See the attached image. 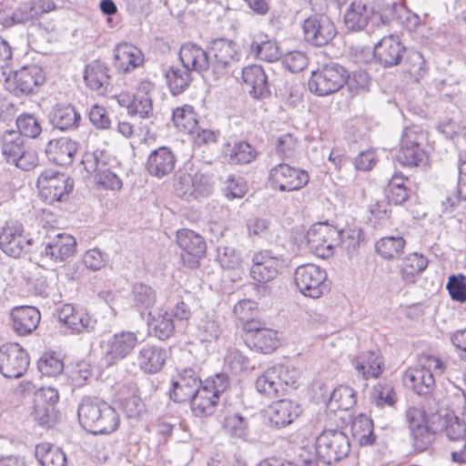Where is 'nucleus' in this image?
<instances>
[{
  "mask_svg": "<svg viewBox=\"0 0 466 466\" xmlns=\"http://www.w3.org/2000/svg\"><path fill=\"white\" fill-rule=\"evenodd\" d=\"M40 319V311L32 306H18L10 311V327L17 336L32 334L38 327Z\"/></svg>",
  "mask_w": 466,
  "mask_h": 466,
  "instance_id": "nucleus-22",
  "label": "nucleus"
},
{
  "mask_svg": "<svg viewBox=\"0 0 466 466\" xmlns=\"http://www.w3.org/2000/svg\"><path fill=\"white\" fill-rule=\"evenodd\" d=\"M48 117L54 127L62 131L76 129L81 119L80 114L69 104H56Z\"/></svg>",
  "mask_w": 466,
  "mask_h": 466,
  "instance_id": "nucleus-35",
  "label": "nucleus"
},
{
  "mask_svg": "<svg viewBox=\"0 0 466 466\" xmlns=\"http://www.w3.org/2000/svg\"><path fill=\"white\" fill-rule=\"evenodd\" d=\"M406 417L414 450L424 451L434 441L435 431L429 426L425 414L419 409H409Z\"/></svg>",
  "mask_w": 466,
  "mask_h": 466,
  "instance_id": "nucleus-16",
  "label": "nucleus"
},
{
  "mask_svg": "<svg viewBox=\"0 0 466 466\" xmlns=\"http://www.w3.org/2000/svg\"><path fill=\"white\" fill-rule=\"evenodd\" d=\"M225 367L233 374H239L253 368L250 360L237 349L228 350L225 356Z\"/></svg>",
  "mask_w": 466,
  "mask_h": 466,
  "instance_id": "nucleus-61",
  "label": "nucleus"
},
{
  "mask_svg": "<svg viewBox=\"0 0 466 466\" xmlns=\"http://www.w3.org/2000/svg\"><path fill=\"white\" fill-rule=\"evenodd\" d=\"M78 145L68 137L50 140L46 147L47 158L59 166H69L77 152Z\"/></svg>",
  "mask_w": 466,
  "mask_h": 466,
  "instance_id": "nucleus-31",
  "label": "nucleus"
},
{
  "mask_svg": "<svg viewBox=\"0 0 466 466\" xmlns=\"http://www.w3.org/2000/svg\"><path fill=\"white\" fill-rule=\"evenodd\" d=\"M446 289L451 299L466 302V277L462 274L449 277Z\"/></svg>",
  "mask_w": 466,
  "mask_h": 466,
  "instance_id": "nucleus-64",
  "label": "nucleus"
},
{
  "mask_svg": "<svg viewBox=\"0 0 466 466\" xmlns=\"http://www.w3.org/2000/svg\"><path fill=\"white\" fill-rule=\"evenodd\" d=\"M350 451L348 436L339 430H324L316 439V453L325 464L330 465L346 458Z\"/></svg>",
  "mask_w": 466,
  "mask_h": 466,
  "instance_id": "nucleus-4",
  "label": "nucleus"
},
{
  "mask_svg": "<svg viewBox=\"0 0 466 466\" xmlns=\"http://www.w3.org/2000/svg\"><path fill=\"white\" fill-rule=\"evenodd\" d=\"M383 365L382 356L370 350L360 353L354 360L355 369L365 380L377 379L382 372Z\"/></svg>",
  "mask_w": 466,
  "mask_h": 466,
  "instance_id": "nucleus-37",
  "label": "nucleus"
},
{
  "mask_svg": "<svg viewBox=\"0 0 466 466\" xmlns=\"http://www.w3.org/2000/svg\"><path fill=\"white\" fill-rule=\"evenodd\" d=\"M285 267L282 255L270 249L256 251L252 256L250 277L258 283H267L275 279Z\"/></svg>",
  "mask_w": 466,
  "mask_h": 466,
  "instance_id": "nucleus-7",
  "label": "nucleus"
},
{
  "mask_svg": "<svg viewBox=\"0 0 466 466\" xmlns=\"http://www.w3.org/2000/svg\"><path fill=\"white\" fill-rule=\"evenodd\" d=\"M148 325L153 334L159 339H167L170 338L175 331V325L171 315L167 312L159 313L157 316H152L149 312Z\"/></svg>",
  "mask_w": 466,
  "mask_h": 466,
  "instance_id": "nucleus-53",
  "label": "nucleus"
},
{
  "mask_svg": "<svg viewBox=\"0 0 466 466\" xmlns=\"http://www.w3.org/2000/svg\"><path fill=\"white\" fill-rule=\"evenodd\" d=\"M405 50L398 37L389 35L374 46V57L384 67H391L400 63Z\"/></svg>",
  "mask_w": 466,
  "mask_h": 466,
  "instance_id": "nucleus-27",
  "label": "nucleus"
},
{
  "mask_svg": "<svg viewBox=\"0 0 466 466\" xmlns=\"http://www.w3.org/2000/svg\"><path fill=\"white\" fill-rule=\"evenodd\" d=\"M258 313V303L251 299H241L233 308V314L242 325L244 331L248 330V325L260 321L256 319Z\"/></svg>",
  "mask_w": 466,
  "mask_h": 466,
  "instance_id": "nucleus-51",
  "label": "nucleus"
},
{
  "mask_svg": "<svg viewBox=\"0 0 466 466\" xmlns=\"http://www.w3.org/2000/svg\"><path fill=\"white\" fill-rule=\"evenodd\" d=\"M165 76L168 88L175 96L187 90L193 80L192 72L183 66L170 67Z\"/></svg>",
  "mask_w": 466,
  "mask_h": 466,
  "instance_id": "nucleus-44",
  "label": "nucleus"
},
{
  "mask_svg": "<svg viewBox=\"0 0 466 466\" xmlns=\"http://www.w3.org/2000/svg\"><path fill=\"white\" fill-rule=\"evenodd\" d=\"M462 200H466V155L460 154L458 160V185L455 191L442 201L443 212L449 213Z\"/></svg>",
  "mask_w": 466,
  "mask_h": 466,
  "instance_id": "nucleus-42",
  "label": "nucleus"
},
{
  "mask_svg": "<svg viewBox=\"0 0 466 466\" xmlns=\"http://www.w3.org/2000/svg\"><path fill=\"white\" fill-rule=\"evenodd\" d=\"M428 266V260L422 255L412 253L401 262L400 271L401 279L406 283H414L417 275L420 274Z\"/></svg>",
  "mask_w": 466,
  "mask_h": 466,
  "instance_id": "nucleus-45",
  "label": "nucleus"
},
{
  "mask_svg": "<svg viewBox=\"0 0 466 466\" xmlns=\"http://www.w3.org/2000/svg\"><path fill=\"white\" fill-rule=\"evenodd\" d=\"M29 363L28 353L18 343H5L0 347V373L5 378L22 377Z\"/></svg>",
  "mask_w": 466,
  "mask_h": 466,
  "instance_id": "nucleus-13",
  "label": "nucleus"
},
{
  "mask_svg": "<svg viewBox=\"0 0 466 466\" xmlns=\"http://www.w3.org/2000/svg\"><path fill=\"white\" fill-rule=\"evenodd\" d=\"M33 244V238L25 233L24 226L18 221H7L0 232V248L8 256L19 258L27 253Z\"/></svg>",
  "mask_w": 466,
  "mask_h": 466,
  "instance_id": "nucleus-9",
  "label": "nucleus"
},
{
  "mask_svg": "<svg viewBox=\"0 0 466 466\" xmlns=\"http://www.w3.org/2000/svg\"><path fill=\"white\" fill-rule=\"evenodd\" d=\"M2 155L7 163L13 164L22 170H30L37 164L35 153L26 150L23 137L15 132H10L4 137Z\"/></svg>",
  "mask_w": 466,
  "mask_h": 466,
  "instance_id": "nucleus-12",
  "label": "nucleus"
},
{
  "mask_svg": "<svg viewBox=\"0 0 466 466\" xmlns=\"http://www.w3.org/2000/svg\"><path fill=\"white\" fill-rule=\"evenodd\" d=\"M103 157V152L86 153L82 159V165L88 174H95L97 184L105 188L119 190L122 187V182L116 174L106 167Z\"/></svg>",
  "mask_w": 466,
  "mask_h": 466,
  "instance_id": "nucleus-19",
  "label": "nucleus"
},
{
  "mask_svg": "<svg viewBox=\"0 0 466 466\" xmlns=\"http://www.w3.org/2000/svg\"><path fill=\"white\" fill-rule=\"evenodd\" d=\"M45 82L42 69L36 66H25L16 71L10 81V88L15 96L35 93Z\"/></svg>",
  "mask_w": 466,
  "mask_h": 466,
  "instance_id": "nucleus-21",
  "label": "nucleus"
},
{
  "mask_svg": "<svg viewBox=\"0 0 466 466\" xmlns=\"http://www.w3.org/2000/svg\"><path fill=\"white\" fill-rule=\"evenodd\" d=\"M351 432L361 446L372 444L375 441L372 420L364 414H360L353 419Z\"/></svg>",
  "mask_w": 466,
  "mask_h": 466,
  "instance_id": "nucleus-50",
  "label": "nucleus"
},
{
  "mask_svg": "<svg viewBox=\"0 0 466 466\" xmlns=\"http://www.w3.org/2000/svg\"><path fill=\"white\" fill-rule=\"evenodd\" d=\"M405 244L401 237H384L376 242L375 248L383 258L390 260L402 254Z\"/></svg>",
  "mask_w": 466,
  "mask_h": 466,
  "instance_id": "nucleus-52",
  "label": "nucleus"
},
{
  "mask_svg": "<svg viewBox=\"0 0 466 466\" xmlns=\"http://www.w3.org/2000/svg\"><path fill=\"white\" fill-rule=\"evenodd\" d=\"M277 379L278 377L275 374L273 367L268 368L258 377L256 380L257 390L270 399L283 395L281 384Z\"/></svg>",
  "mask_w": 466,
  "mask_h": 466,
  "instance_id": "nucleus-49",
  "label": "nucleus"
},
{
  "mask_svg": "<svg viewBox=\"0 0 466 466\" xmlns=\"http://www.w3.org/2000/svg\"><path fill=\"white\" fill-rule=\"evenodd\" d=\"M37 187L41 197L51 204L63 200L73 190L74 182L65 174L46 170L37 179Z\"/></svg>",
  "mask_w": 466,
  "mask_h": 466,
  "instance_id": "nucleus-11",
  "label": "nucleus"
},
{
  "mask_svg": "<svg viewBox=\"0 0 466 466\" xmlns=\"http://www.w3.org/2000/svg\"><path fill=\"white\" fill-rule=\"evenodd\" d=\"M273 370L278 377L277 380H279L281 384L283 395L289 390H295L298 388L299 374L297 370L289 369L282 365L274 366Z\"/></svg>",
  "mask_w": 466,
  "mask_h": 466,
  "instance_id": "nucleus-63",
  "label": "nucleus"
},
{
  "mask_svg": "<svg viewBox=\"0 0 466 466\" xmlns=\"http://www.w3.org/2000/svg\"><path fill=\"white\" fill-rule=\"evenodd\" d=\"M241 73L243 83L252 97L264 99L270 96L268 77L260 66H248L242 68Z\"/></svg>",
  "mask_w": 466,
  "mask_h": 466,
  "instance_id": "nucleus-29",
  "label": "nucleus"
},
{
  "mask_svg": "<svg viewBox=\"0 0 466 466\" xmlns=\"http://www.w3.org/2000/svg\"><path fill=\"white\" fill-rule=\"evenodd\" d=\"M302 413L301 406L290 400H280L268 407L269 421L276 428L291 424Z\"/></svg>",
  "mask_w": 466,
  "mask_h": 466,
  "instance_id": "nucleus-30",
  "label": "nucleus"
},
{
  "mask_svg": "<svg viewBox=\"0 0 466 466\" xmlns=\"http://www.w3.org/2000/svg\"><path fill=\"white\" fill-rule=\"evenodd\" d=\"M347 71L338 64L325 66L312 73L309 80L311 93L320 96H329L339 91L345 84Z\"/></svg>",
  "mask_w": 466,
  "mask_h": 466,
  "instance_id": "nucleus-6",
  "label": "nucleus"
},
{
  "mask_svg": "<svg viewBox=\"0 0 466 466\" xmlns=\"http://www.w3.org/2000/svg\"><path fill=\"white\" fill-rule=\"evenodd\" d=\"M143 62V53L131 44L120 43L114 49V66L120 73L134 70L141 66Z\"/></svg>",
  "mask_w": 466,
  "mask_h": 466,
  "instance_id": "nucleus-32",
  "label": "nucleus"
},
{
  "mask_svg": "<svg viewBox=\"0 0 466 466\" xmlns=\"http://www.w3.org/2000/svg\"><path fill=\"white\" fill-rule=\"evenodd\" d=\"M177 242L183 250L181 258L185 266L196 268L199 259L206 254V242L202 236L187 228L177 232Z\"/></svg>",
  "mask_w": 466,
  "mask_h": 466,
  "instance_id": "nucleus-15",
  "label": "nucleus"
},
{
  "mask_svg": "<svg viewBox=\"0 0 466 466\" xmlns=\"http://www.w3.org/2000/svg\"><path fill=\"white\" fill-rule=\"evenodd\" d=\"M221 332L220 324L214 315H206L197 326V335L202 342L216 341Z\"/></svg>",
  "mask_w": 466,
  "mask_h": 466,
  "instance_id": "nucleus-56",
  "label": "nucleus"
},
{
  "mask_svg": "<svg viewBox=\"0 0 466 466\" xmlns=\"http://www.w3.org/2000/svg\"><path fill=\"white\" fill-rule=\"evenodd\" d=\"M109 68L100 61L94 60L88 63L85 67L84 80L86 85L98 94L106 93L110 85Z\"/></svg>",
  "mask_w": 466,
  "mask_h": 466,
  "instance_id": "nucleus-34",
  "label": "nucleus"
},
{
  "mask_svg": "<svg viewBox=\"0 0 466 466\" xmlns=\"http://www.w3.org/2000/svg\"><path fill=\"white\" fill-rule=\"evenodd\" d=\"M248 237L252 239L271 240L275 235L272 222L266 218L251 217L246 221Z\"/></svg>",
  "mask_w": 466,
  "mask_h": 466,
  "instance_id": "nucleus-48",
  "label": "nucleus"
},
{
  "mask_svg": "<svg viewBox=\"0 0 466 466\" xmlns=\"http://www.w3.org/2000/svg\"><path fill=\"white\" fill-rule=\"evenodd\" d=\"M77 414L82 427L95 435L112 433L120 423L116 410L98 398H84Z\"/></svg>",
  "mask_w": 466,
  "mask_h": 466,
  "instance_id": "nucleus-1",
  "label": "nucleus"
},
{
  "mask_svg": "<svg viewBox=\"0 0 466 466\" xmlns=\"http://www.w3.org/2000/svg\"><path fill=\"white\" fill-rule=\"evenodd\" d=\"M226 156L233 165H246L251 163L257 157V151L247 142H238L228 148Z\"/></svg>",
  "mask_w": 466,
  "mask_h": 466,
  "instance_id": "nucleus-54",
  "label": "nucleus"
},
{
  "mask_svg": "<svg viewBox=\"0 0 466 466\" xmlns=\"http://www.w3.org/2000/svg\"><path fill=\"white\" fill-rule=\"evenodd\" d=\"M409 179L399 174L392 176L386 188L388 202L393 205H402L410 197V189L407 187Z\"/></svg>",
  "mask_w": 466,
  "mask_h": 466,
  "instance_id": "nucleus-46",
  "label": "nucleus"
},
{
  "mask_svg": "<svg viewBox=\"0 0 466 466\" xmlns=\"http://www.w3.org/2000/svg\"><path fill=\"white\" fill-rule=\"evenodd\" d=\"M59 394L56 389L43 387L35 391L34 399L35 419L42 426H48L55 415L56 405L58 402Z\"/></svg>",
  "mask_w": 466,
  "mask_h": 466,
  "instance_id": "nucleus-23",
  "label": "nucleus"
},
{
  "mask_svg": "<svg viewBox=\"0 0 466 466\" xmlns=\"http://www.w3.org/2000/svg\"><path fill=\"white\" fill-rule=\"evenodd\" d=\"M127 111L131 116L137 115L141 118H150L153 116L151 96L135 94L133 100L127 105Z\"/></svg>",
  "mask_w": 466,
  "mask_h": 466,
  "instance_id": "nucleus-62",
  "label": "nucleus"
},
{
  "mask_svg": "<svg viewBox=\"0 0 466 466\" xmlns=\"http://www.w3.org/2000/svg\"><path fill=\"white\" fill-rule=\"evenodd\" d=\"M362 231L359 228H348L339 230V245L349 254H353L362 240Z\"/></svg>",
  "mask_w": 466,
  "mask_h": 466,
  "instance_id": "nucleus-60",
  "label": "nucleus"
},
{
  "mask_svg": "<svg viewBox=\"0 0 466 466\" xmlns=\"http://www.w3.org/2000/svg\"><path fill=\"white\" fill-rule=\"evenodd\" d=\"M138 342L137 335L131 331H122L114 334L106 342V350L104 360L107 366L127 357Z\"/></svg>",
  "mask_w": 466,
  "mask_h": 466,
  "instance_id": "nucleus-20",
  "label": "nucleus"
},
{
  "mask_svg": "<svg viewBox=\"0 0 466 466\" xmlns=\"http://www.w3.org/2000/svg\"><path fill=\"white\" fill-rule=\"evenodd\" d=\"M177 157L168 147H159L147 157L146 168L147 172L157 178L169 176L175 170Z\"/></svg>",
  "mask_w": 466,
  "mask_h": 466,
  "instance_id": "nucleus-24",
  "label": "nucleus"
},
{
  "mask_svg": "<svg viewBox=\"0 0 466 466\" xmlns=\"http://www.w3.org/2000/svg\"><path fill=\"white\" fill-rule=\"evenodd\" d=\"M307 240L316 256L327 258L333 255L339 245V230L328 223H317L308 230Z\"/></svg>",
  "mask_w": 466,
  "mask_h": 466,
  "instance_id": "nucleus-10",
  "label": "nucleus"
},
{
  "mask_svg": "<svg viewBox=\"0 0 466 466\" xmlns=\"http://www.w3.org/2000/svg\"><path fill=\"white\" fill-rule=\"evenodd\" d=\"M219 398L208 385H203L190 400L192 411L196 416H209L214 413Z\"/></svg>",
  "mask_w": 466,
  "mask_h": 466,
  "instance_id": "nucleus-40",
  "label": "nucleus"
},
{
  "mask_svg": "<svg viewBox=\"0 0 466 466\" xmlns=\"http://www.w3.org/2000/svg\"><path fill=\"white\" fill-rule=\"evenodd\" d=\"M167 357V350L159 346L146 344L138 351L137 361L140 370L147 374L158 372Z\"/></svg>",
  "mask_w": 466,
  "mask_h": 466,
  "instance_id": "nucleus-33",
  "label": "nucleus"
},
{
  "mask_svg": "<svg viewBox=\"0 0 466 466\" xmlns=\"http://www.w3.org/2000/svg\"><path fill=\"white\" fill-rule=\"evenodd\" d=\"M397 159L403 166L418 167L425 163L427 154L422 146L409 147L408 145H400Z\"/></svg>",
  "mask_w": 466,
  "mask_h": 466,
  "instance_id": "nucleus-58",
  "label": "nucleus"
},
{
  "mask_svg": "<svg viewBox=\"0 0 466 466\" xmlns=\"http://www.w3.org/2000/svg\"><path fill=\"white\" fill-rule=\"evenodd\" d=\"M309 174L288 164H279L271 168L269 180L279 191L299 190L309 183Z\"/></svg>",
  "mask_w": 466,
  "mask_h": 466,
  "instance_id": "nucleus-14",
  "label": "nucleus"
},
{
  "mask_svg": "<svg viewBox=\"0 0 466 466\" xmlns=\"http://www.w3.org/2000/svg\"><path fill=\"white\" fill-rule=\"evenodd\" d=\"M304 40L314 46L328 45L337 35L332 20L325 14L315 13L302 23Z\"/></svg>",
  "mask_w": 466,
  "mask_h": 466,
  "instance_id": "nucleus-8",
  "label": "nucleus"
},
{
  "mask_svg": "<svg viewBox=\"0 0 466 466\" xmlns=\"http://www.w3.org/2000/svg\"><path fill=\"white\" fill-rule=\"evenodd\" d=\"M392 15V9L382 2L353 1L344 13V25L349 31L360 32L370 23L375 26L387 25Z\"/></svg>",
  "mask_w": 466,
  "mask_h": 466,
  "instance_id": "nucleus-2",
  "label": "nucleus"
},
{
  "mask_svg": "<svg viewBox=\"0 0 466 466\" xmlns=\"http://www.w3.org/2000/svg\"><path fill=\"white\" fill-rule=\"evenodd\" d=\"M211 49L214 53L212 69L216 78H219L231 70L233 71V66L240 59L237 44L230 40L219 38L212 42Z\"/></svg>",
  "mask_w": 466,
  "mask_h": 466,
  "instance_id": "nucleus-18",
  "label": "nucleus"
},
{
  "mask_svg": "<svg viewBox=\"0 0 466 466\" xmlns=\"http://www.w3.org/2000/svg\"><path fill=\"white\" fill-rule=\"evenodd\" d=\"M76 248L75 238L67 234H58L52 242L46 246L43 254L56 262H62L75 253Z\"/></svg>",
  "mask_w": 466,
  "mask_h": 466,
  "instance_id": "nucleus-38",
  "label": "nucleus"
},
{
  "mask_svg": "<svg viewBox=\"0 0 466 466\" xmlns=\"http://www.w3.org/2000/svg\"><path fill=\"white\" fill-rule=\"evenodd\" d=\"M37 367L44 376L56 377L62 373L64 362L56 352L48 351L41 356Z\"/></svg>",
  "mask_w": 466,
  "mask_h": 466,
  "instance_id": "nucleus-59",
  "label": "nucleus"
},
{
  "mask_svg": "<svg viewBox=\"0 0 466 466\" xmlns=\"http://www.w3.org/2000/svg\"><path fill=\"white\" fill-rule=\"evenodd\" d=\"M246 333V344L248 348L264 353L273 352L279 345V332L268 328L263 321L248 325Z\"/></svg>",
  "mask_w": 466,
  "mask_h": 466,
  "instance_id": "nucleus-17",
  "label": "nucleus"
},
{
  "mask_svg": "<svg viewBox=\"0 0 466 466\" xmlns=\"http://www.w3.org/2000/svg\"><path fill=\"white\" fill-rule=\"evenodd\" d=\"M179 59L190 72L206 73L210 66L208 54L198 45L188 42L181 46Z\"/></svg>",
  "mask_w": 466,
  "mask_h": 466,
  "instance_id": "nucleus-28",
  "label": "nucleus"
},
{
  "mask_svg": "<svg viewBox=\"0 0 466 466\" xmlns=\"http://www.w3.org/2000/svg\"><path fill=\"white\" fill-rule=\"evenodd\" d=\"M356 403V391L350 386L339 385L332 391L328 406L330 410H349Z\"/></svg>",
  "mask_w": 466,
  "mask_h": 466,
  "instance_id": "nucleus-47",
  "label": "nucleus"
},
{
  "mask_svg": "<svg viewBox=\"0 0 466 466\" xmlns=\"http://www.w3.org/2000/svg\"><path fill=\"white\" fill-rule=\"evenodd\" d=\"M249 52L258 59L266 62H275L281 56L280 50L277 43L271 40L268 35L261 32L254 34L249 45Z\"/></svg>",
  "mask_w": 466,
  "mask_h": 466,
  "instance_id": "nucleus-36",
  "label": "nucleus"
},
{
  "mask_svg": "<svg viewBox=\"0 0 466 466\" xmlns=\"http://www.w3.org/2000/svg\"><path fill=\"white\" fill-rule=\"evenodd\" d=\"M130 301L132 308L142 315L155 306L157 291L146 283L137 282L132 286Z\"/></svg>",
  "mask_w": 466,
  "mask_h": 466,
  "instance_id": "nucleus-39",
  "label": "nucleus"
},
{
  "mask_svg": "<svg viewBox=\"0 0 466 466\" xmlns=\"http://www.w3.org/2000/svg\"><path fill=\"white\" fill-rule=\"evenodd\" d=\"M57 318L65 326L76 332L92 331L96 320L84 309H76L71 304H65L57 309Z\"/></svg>",
  "mask_w": 466,
  "mask_h": 466,
  "instance_id": "nucleus-26",
  "label": "nucleus"
},
{
  "mask_svg": "<svg viewBox=\"0 0 466 466\" xmlns=\"http://www.w3.org/2000/svg\"><path fill=\"white\" fill-rule=\"evenodd\" d=\"M294 283L302 295L312 299H319L329 291L326 270L311 263L295 269Z\"/></svg>",
  "mask_w": 466,
  "mask_h": 466,
  "instance_id": "nucleus-5",
  "label": "nucleus"
},
{
  "mask_svg": "<svg viewBox=\"0 0 466 466\" xmlns=\"http://www.w3.org/2000/svg\"><path fill=\"white\" fill-rule=\"evenodd\" d=\"M39 20L37 13L34 8L31 1L21 4L17 6L11 16L6 17L3 22L4 25L9 26L15 24L35 25Z\"/></svg>",
  "mask_w": 466,
  "mask_h": 466,
  "instance_id": "nucleus-55",
  "label": "nucleus"
},
{
  "mask_svg": "<svg viewBox=\"0 0 466 466\" xmlns=\"http://www.w3.org/2000/svg\"><path fill=\"white\" fill-rule=\"evenodd\" d=\"M222 426L225 431L233 438L245 439L248 436V420L239 412L225 407Z\"/></svg>",
  "mask_w": 466,
  "mask_h": 466,
  "instance_id": "nucleus-41",
  "label": "nucleus"
},
{
  "mask_svg": "<svg viewBox=\"0 0 466 466\" xmlns=\"http://www.w3.org/2000/svg\"><path fill=\"white\" fill-rule=\"evenodd\" d=\"M172 119L177 129L184 133L193 132L198 124L193 107L188 105L174 109Z\"/></svg>",
  "mask_w": 466,
  "mask_h": 466,
  "instance_id": "nucleus-57",
  "label": "nucleus"
},
{
  "mask_svg": "<svg viewBox=\"0 0 466 466\" xmlns=\"http://www.w3.org/2000/svg\"><path fill=\"white\" fill-rule=\"evenodd\" d=\"M201 380L191 370H184L178 377L172 381L171 399L176 402L190 401L202 387Z\"/></svg>",
  "mask_w": 466,
  "mask_h": 466,
  "instance_id": "nucleus-25",
  "label": "nucleus"
},
{
  "mask_svg": "<svg viewBox=\"0 0 466 466\" xmlns=\"http://www.w3.org/2000/svg\"><path fill=\"white\" fill-rule=\"evenodd\" d=\"M35 452L42 466H66V453L60 448L50 443L37 444Z\"/></svg>",
  "mask_w": 466,
  "mask_h": 466,
  "instance_id": "nucleus-43",
  "label": "nucleus"
},
{
  "mask_svg": "<svg viewBox=\"0 0 466 466\" xmlns=\"http://www.w3.org/2000/svg\"><path fill=\"white\" fill-rule=\"evenodd\" d=\"M446 369H450L436 356L425 354L420 359L418 367L409 368L403 374V382L419 395L431 392L435 385V376L441 375Z\"/></svg>",
  "mask_w": 466,
  "mask_h": 466,
  "instance_id": "nucleus-3",
  "label": "nucleus"
}]
</instances>
